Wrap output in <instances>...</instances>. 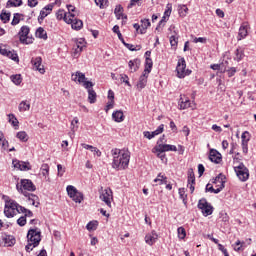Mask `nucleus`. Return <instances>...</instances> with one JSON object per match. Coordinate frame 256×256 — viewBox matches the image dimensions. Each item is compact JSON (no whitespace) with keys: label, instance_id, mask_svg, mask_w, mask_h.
I'll use <instances>...</instances> for the list:
<instances>
[{"label":"nucleus","instance_id":"39","mask_svg":"<svg viewBox=\"0 0 256 256\" xmlns=\"http://www.w3.org/2000/svg\"><path fill=\"white\" fill-rule=\"evenodd\" d=\"M9 123L13 125V127H19V120L13 114L8 115Z\"/></svg>","mask_w":256,"mask_h":256},{"label":"nucleus","instance_id":"3","mask_svg":"<svg viewBox=\"0 0 256 256\" xmlns=\"http://www.w3.org/2000/svg\"><path fill=\"white\" fill-rule=\"evenodd\" d=\"M234 171L241 181L245 182L249 179V169L241 162L238 166L234 167Z\"/></svg>","mask_w":256,"mask_h":256},{"label":"nucleus","instance_id":"19","mask_svg":"<svg viewBox=\"0 0 256 256\" xmlns=\"http://www.w3.org/2000/svg\"><path fill=\"white\" fill-rule=\"evenodd\" d=\"M149 78V74H145V72H143V74L140 76L139 81L136 85L138 91H141L143 89H145V87H147V79Z\"/></svg>","mask_w":256,"mask_h":256},{"label":"nucleus","instance_id":"16","mask_svg":"<svg viewBox=\"0 0 256 256\" xmlns=\"http://www.w3.org/2000/svg\"><path fill=\"white\" fill-rule=\"evenodd\" d=\"M72 81H78V83H82L83 87H85V83H91V81H88L85 77V74L77 71L75 74H72Z\"/></svg>","mask_w":256,"mask_h":256},{"label":"nucleus","instance_id":"15","mask_svg":"<svg viewBox=\"0 0 256 256\" xmlns=\"http://www.w3.org/2000/svg\"><path fill=\"white\" fill-rule=\"evenodd\" d=\"M154 151H160V153H165L167 151H177V146L171 144H159L154 147Z\"/></svg>","mask_w":256,"mask_h":256},{"label":"nucleus","instance_id":"63","mask_svg":"<svg viewBox=\"0 0 256 256\" xmlns=\"http://www.w3.org/2000/svg\"><path fill=\"white\" fill-rule=\"evenodd\" d=\"M38 4L37 0H28V7H37Z\"/></svg>","mask_w":256,"mask_h":256},{"label":"nucleus","instance_id":"43","mask_svg":"<svg viewBox=\"0 0 256 256\" xmlns=\"http://www.w3.org/2000/svg\"><path fill=\"white\" fill-rule=\"evenodd\" d=\"M67 9H68V17L71 19H75V6L73 5H67Z\"/></svg>","mask_w":256,"mask_h":256},{"label":"nucleus","instance_id":"38","mask_svg":"<svg viewBox=\"0 0 256 256\" xmlns=\"http://www.w3.org/2000/svg\"><path fill=\"white\" fill-rule=\"evenodd\" d=\"M6 57H8V59H12V61H16L17 63H19V56L16 54L15 51L9 50Z\"/></svg>","mask_w":256,"mask_h":256},{"label":"nucleus","instance_id":"30","mask_svg":"<svg viewBox=\"0 0 256 256\" xmlns=\"http://www.w3.org/2000/svg\"><path fill=\"white\" fill-rule=\"evenodd\" d=\"M152 69H153V60L149 57H146L145 69H144L145 75H149V73H151Z\"/></svg>","mask_w":256,"mask_h":256},{"label":"nucleus","instance_id":"29","mask_svg":"<svg viewBox=\"0 0 256 256\" xmlns=\"http://www.w3.org/2000/svg\"><path fill=\"white\" fill-rule=\"evenodd\" d=\"M83 47H85V39L80 38L79 40L76 41V45L74 46L75 55H77V53H81V51H83Z\"/></svg>","mask_w":256,"mask_h":256},{"label":"nucleus","instance_id":"32","mask_svg":"<svg viewBox=\"0 0 256 256\" xmlns=\"http://www.w3.org/2000/svg\"><path fill=\"white\" fill-rule=\"evenodd\" d=\"M10 207L12 208V209H15V211H17V213H27V208H25V207H23V206H21V205H19L18 203H16L15 201L14 202H12V203H10Z\"/></svg>","mask_w":256,"mask_h":256},{"label":"nucleus","instance_id":"27","mask_svg":"<svg viewBox=\"0 0 256 256\" xmlns=\"http://www.w3.org/2000/svg\"><path fill=\"white\" fill-rule=\"evenodd\" d=\"M112 118L116 123H122V121H125V116L123 115V111L117 110L112 113Z\"/></svg>","mask_w":256,"mask_h":256},{"label":"nucleus","instance_id":"24","mask_svg":"<svg viewBox=\"0 0 256 256\" xmlns=\"http://www.w3.org/2000/svg\"><path fill=\"white\" fill-rule=\"evenodd\" d=\"M249 25L247 23H243L240 28H239V33H238V41H241V39H245L248 35V29Z\"/></svg>","mask_w":256,"mask_h":256},{"label":"nucleus","instance_id":"41","mask_svg":"<svg viewBox=\"0 0 256 256\" xmlns=\"http://www.w3.org/2000/svg\"><path fill=\"white\" fill-rule=\"evenodd\" d=\"M29 109H31V104H27L25 101L19 104V111H29Z\"/></svg>","mask_w":256,"mask_h":256},{"label":"nucleus","instance_id":"11","mask_svg":"<svg viewBox=\"0 0 256 256\" xmlns=\"http://www.w3.org/2000/svg\"><path fill=\"white\" fill-rule=\"evenodd\" d=\"M29 33H30L29 26H22L20 28V31L18 32L20 43H23V45H29V43H31V41L29 42L27 41V37Z\"/></svg>","mask_w":256,"mask_h":256},{"label":"nucleus","instance_id":"52","mask_svg":"<svg viewBox=\"0 0 256 256\" xmlns=\"http://www.w3.org/2000/svg\"><path fill=\"white\" fill-rule=\"evenodd\" d=\"M179 195H180V199L183 200V203H187L185 202V199H187V194H185V188L179 189Z\"/></svg>","mask_w":256,"mask_h":256},{"label":"nucleus","instance_id":"26","mask_svg":"<svg viewBox=\"0 0 256 256\" xmlns=\"http://www.w3.org/2000/svg\"><path fill=\"white\" fill-rule=\"evenodd\" d=\"M234 55H235L234 61H237V63H239L245 57V49L241 47L237 48L234 52Z\"/></svg>","mask_w":256,"mask_h":256},{"label":"nucleus","instance_id":"31","mask_svg":"<svg viewBox=\"0 0 256 256\" xmlns=\"http://www.w3.org/2000/svg\"><path fill=\"white\" fill-rule=\"evenodd\" d=\"M180 109H189L191 107V100L189 98L181 97L179 100Z\"/></svg>","mask_w":256,"mask_h":256},{"label":"nucleus","instance_id":"10","mask_svg":"<svg viewBox=\"0 0 256 256\" xmlns=\"http://www.w3.org/2000/svg\"><path fill=\"white\" fill-rule=\"evenodd\" d=\"M100 199L107 205V207H111V200L113 199V191L110 188L102 190L100 194Z\"/></svg>","mask_w":256,"mask_h":256},{"label":"nucleus","instance_id":"1","mask_svg":"<svg viewBox=\"0 0 256 256\" xmlns=\"http://www.w3.org/2000/svg\"><path fill=\"white\" fill-rule=\"evenodd\" d=\"M111 154L113 156L112 168L117 171L125 170L129 167V161H131V152L125 149H112Z\"/></svg>","mask_w":256,"mask_h":256},{"label":"nucleus","instance_id":"64","mask_svg":"<svg viewBox=\"0 0 256 256\" xmlns=\"http://www.w3.org/2000/svg\"><path fill=\"white\" fill-rule=\"evenodd\" d=\"M114 13H115V15L123 13V8L121 7V5L116 6Z\"/></svg>","mask_w":256,"mask_h":256},{"label":"nucleus","instance_id":"21","mask_svg":"<svg viewBox=\"0 0 256 256\" xmlns=\"http://www.w3.org/2000/svg\"><path fill=\"white\" fill-rule=\"evenodd\" d=\"M43 62V59L41 57H36L35 59L32 58L31 63L36 68V71H39L43 75L45 73V68H43V65L41 63Z\"/></svg>","mask_w":256,"mask_h":256},{"label":"nucleus","instance_id":"56","mask_svg":"<svg viewBox=\"0 0 256 256\" xmlns=\"http://www.w3.org/2000/svg\"><path fill=\"white\" fill-rule=\"evenodd\" d=\"M140 65H141V61L139 59H135V64H134L132 73H135L139 69Z\"/></svg>","mask_w":256,"mask_h":256},{"label":"nucleus","instance_id":"47","mask_svg":"<svg viewBox=\"0 0 256 256\" xmlns=\"http://www.w3.org/2000/svg\"><path fill=\"white\" fill-rule=\"evenodd\" d=\"M41 171H42V175L44 177H47V175H49V165L48 164H42Z\"/></svg>","mask_w":256,"mask_h":256},{"label":"nucleus","instance_id":"14","mask_svg":"<svg viewBox=\"0 0 256 256\" xmlns=\"http://www.w3.org/2000/svg\"><path fill=\"white\" fill-rule=\"evenodd\" d=\"M225 175H223L222 173H220L218 176H216L214 183H221L220 187L215 189L214 191H212V193H215L216 195L218 193H221V191H223V189H225Z\"/></svg>","mask_w":256,"mask_h":256},{"label":"nucleus","instance_id":"40","mask_svg":"<svg viewBox=\"0 0 256 256\" xmlns=\"http://www.w3.org/2000/svg\"><path fill=\"white\" fill-rule=\"evenodd\" d=\"M21 17H23V14L15 13L11 25H19L21 22Z\"/></svg>","mask_w":256,"mask_h":256},{"label":"nucleus","instance_id":"61","mask_svg":"<svg viewBox=\"0 0 256 256\" xmlns=\"http://www.w3.org/2000/svg\"><path fill=\"white\" fill-rule=\"evenodd\" d=\"M57 169H58V175H59L60 177H63V173H65V169L63 168V165L58 164V165H57Z\"/></svg>","mask_w":256,"mask_h":256},{"label":"nucleus","instance_id":"42","mask_svg":"<svg viewBox=\"0 0 256 256\" xmlns=\"http://www.w3.org/2000/svg\"><path fill=\"white\" fill-rule=\"evenodd\" d=\"M16 137L18 138V139H20V141H28V136H27V133L25 132V131H21V132H18L17 134H16Z\"/></svg>","mask_w":256,"mask_h":256},{"label":"nucleus","instance_id":"45","mask_svg":"<svg viewBox=\"0 0 256 256\" xmlns=\"http://www.w3.org/2000/svg\"><path fill=\"white\" fill-rule=\"evenodd\" d=\"M187 11H189V8H187L186 5H182V6H180L178 13H179L180 17H185V15H187Z\"/></svg>","mask_w":256,"mask_h":256},{"label":"nucleus","instance_id":"48","mask_svg":"<svg viewBox=\"0 0 256 256\" xmlns=\"http://www.w3.org/2000/svg\"><path fill=\"white\" fill-rule=\"evenodd\" d=\"M86 229L88 231H95V229H97V222H89L87 225H86Z\"/></svg>","mask_w":256,"mask_h":256},{"label":"nucleus","instance_id":"37","mask_svg":"<svg viewBox=\"0 0 256 256\" xmlns=\"http://www.w3.org/2000/svg\"><path fill=\"white\" fill-rule=\"evenodd\" d=\"M195 185V172H193V168L188 170V185Z\"/></svg>","mask_w":256,"mask_h":256},{"label":"nucleus","instance_id":"34","mask_svg":"<svg viewBox=\"0 0 256 256\" xmlns=\"http://www.w3.org/2000/svg\"><path fill=\"white\" fill-rule=\"evenodd\" d=\"M36 37H38V39L47 40V31H45V29H43V27H39L36 30Z\"/></svg>","mask_w":256,"mask_h":256},{"label":"nucleus","instance_id":"18","mask_svg":"<svg viewBox=\"0 0 256 256\" xmlns=\"http://www.w3.org/2000/svg\"><path fill=\"white\" fill-rule=\"evenodd\" d=\"M209 159L212 163L219 164L221 163V153L217 151L216 149H210Z\"/></svg>","mask_w":256,"mask_h":256},{"label":"nucleus","instance_id":"13","mask_svg":"<svg viewBox=\"0 0 256 256\" xmlns=\"http://www.w3.org/2000/svg\"><path fill=\"white\" fill-rule=\"evenodd\" d=\"M165 129V125L161 124L158 126V128L155 131L149 132V131H144L143 135L146 137V139H153L154 137H157V135H161Z\"/></svg>","mask_w":256,"mask_h":256},{"label":"nucleus","instance_id":"49","mask_svg":"<svg viewBox=\"0 0 256 256\" xmlns=\"http://www.w3.org/2000/svg\"><path fill=\"white\" fill-rule=\"evenodd\" d=\"M17 224L20 227H25V225H27V218L25 216H21L18 220H17Z\"/></svg>","mask_w":256,"mask_h":256},{"label":"nucleus","instance_id":"36","mask_svg":"<svg viewBox=\"0 0 256 256\" xmlns=\"http://www.w3.org/2000/svg\"><path fill=\"white\" fill-rule=\"evenodd\" d=\"M12 83H14V85H21L22 81H23V78L21 77V74H15V75H12L10 77Z\"/></svg>","mask_w":256,"mask_h":256},{"label":"nucleus","instance_id":"17","mask_svg":"<svg viewBox=\"0 0 256 256\" xmlns=\"http://www.w3.org/2000/svg\"><path fill=\"white\" fill-rule=\"evenodd\" d=\"M21 193L24 195V197H27L28 201H31L32 205L35 207H39V202L37 200L39 197L33 193H29L27 191H23V189H20Z\"/></svg>","mask_w":256,"mask_h":256},{"label":"nucleus","instance_id":"20","mask_svg":"<svg viewBox=\"0 0 256 256\" xmlns=\"http://www.w3.org/2000/svg\"><path fill=\"white\" fill-rule=\"evenodd\" d=\"M51 11H53V4L46 5L41 11L40 15L38 17V21H43L47 15L51 14Z\"/></svg>","mask_w":256,"mask_h":256},{"label":"nucleus","instance_id":"7","mask_svg":"<svg viewBox=\"0 0 256 256\" xmlns=\"http://www.w3.org/2000/svg\"><path fill=\"white\" fill-rule=\"evenodd\" d=\"M16 188L18 191H36L37 187H35V184H33V181L29 179H22L20 180V188L19 184L16 185Z\"/></svg>","mask_w":256,"mask_h":256},{"label":"nucleus","instance_id":"25","mask_svg":"<svg viewBox=\"0 0 256 256\" xmlns=\"http://www.w3.org/2000/svg\"><path fill=\"white\" fill-rule=\"evenodd\" d=\"M67 24L71 25L75 31H80L83 28V21L79 19L71 18V22H67Z\"/></svg>","mask_w":256,"mask_h":256},{"label":"nucleus","instance_id":"12","mask_svg":"<svg viewBox=\"0 0 256 256\" xmlns=\"http://www.w3.org/2000/svg\"><path fill=\"white\" fill-rule=\"evenodd\" d=\"M12 164L15 167V169H19V171H31V164L29 162H24L15 159L12 161Z\"/></svg>","mask_w":256,"mask_h":256},{"label":"nucleus","instance_id":"35","mask_svg":"<svg viewBox=\"0 0 256 256\" xmlns=\"http://www.w3.org/2000/svg\"><path fill=\"white\" fill-rule=\"evenodd\" d=\"M23 0H8L6 7H21Z\"/></svg>","mask_w":256,"mask_h":256},{"label":"nucleus","instance_id":"51","mask_svg":"<svg viewBox=\"0 0 256 256\" xmlns=\"http://www.w3.org/2000/svg\"><path fill=\"white\" fill-rule=\"evenodd\" d=\"M236 247H234L235 251H241L243 249V246L245 245V242H241V240H237L235 243ZM240 245V247H239Z\"/></svg>","mask_w":256,"mask_h":256},{"label":"nucleus","instance_id":"9","mask_svg":"<svg viewBox=\"0 0 256 256\" xmlns=\"http://www.w3.org/2000/svg\"><path fill=\"white\" fill-rule=\"evenodd\" d=\"M11 203H15V200H12L9 198V196H6L4 214L8 218L15 217V208H11Z\"/></svg>","mask_w":256,"mask_h":256},{"label":"nucleus","instance_id":"33","mask_svg":"<svg viewBox=\"0 0 256 256\" xmlns=\"http://www.w3.org/2000/svg\"><path fill=\"white\" fill-rule=\"evenodd\" d=\"M0 19L3 23H9V21H11V12L2 10L0 14Z\"/></svg>","mask_w":256,"mask_h":256},{"label":"nucleus","instance_id":"28","mask_svg":"<svg viewBox=\"0 0 256 256\" xmlns=\"http://www.w3.org/2000/svg\"><path fill=\"white\" fill-rule=\"evenodd\" d=\"M56 18L58 19V21H61V19H63L65 23H71V18H69V16L63 10H59L56 13Z\"/></svg>","mask_w":256,"mask_h":256},{"label":"nucleus","instance_id":"4","mask_svg":"<svg viewBox=\"0 0 256 256\" xmlns=\"http://www.w3.org/2000/svg\"><path fill=\"white\" fill-rule=\"evenodd\" d=\"M187 68V64L185 62V58H181L178 61L176 71L179 79H184L187 75H191V70H185Z\"/></svg>","mask_w":256,"mask_h":256},{"label":"nucleus","instance_id":"23","mask_svg":"<svg viewBox=\"0 0 256 256\" xmlns=\"http://www.w3.org/2000/svg\"><path fill=\"white\" fill-rule=\"evenodd\" d=\"M1 244L4 245V247H13V245H15V237L11 235H5L2 237Z\"/></svg>","mask_w":256,"mask_h":256},{"label":"nucleus","instance_id":"59","mask_svg":"<svg viewBox=\"0 0 256 256\" xmlns=\"http://www.w3.org/2000/svg\"><path fill=\"white\" fill-rule=\"evenodd\" d=\"M228 77H233L235 73H237V69L235 67H231L230 69L227 70Z\"/></svg>","mask_w":256,"mask_h":256},{"label":"nucleus","instance_id":"60","mask_svg":"<svg viewBox=\"0 0 256 256\" xmlns=\"http://www.w3.org/2000/svg\"><path fill=\"white\" fill-rule=\"evenodd\" d=\"M203 173H205V166H203V164H199V165H198V174H199V177H202Z\"/></svg>","mask_w":256,"mask_h":256},{"label":"nucleus","instance_id":"6","mask_svg":"<svg viewBox=\"0 0 256 256\" xmlns=\"http://www.w3.org/2000/svg\"><path fill=\"white\" fill-rule=\"evenodd\" d=\"M198 209H201L204 217H209V215H213V207L211 204H209V202H207V199L205 198L199 200Z\"/></svg>","mask_w":256,"mask_h":256},{"label":"nucleus","instance_id":"57","mask_svg":"<svg viewBox=\"0 0 256 256\" xmlns=\"http://www.w3.org/2000/svg\"><path fill=\"white\" fill-rule=\"evenodd\" d=\"M153 153H157V157L159 159H161V161H163V159H165V152L155 151V148H153Z\"/></svg>","mask_w":256,"mask_h":256},{"label":"nucleus","instance_id":"2","mask_svg":"<svg viewBox=\"0 0 256 256\" xmlns=\"http://www.w3.org/2000/svg\"><path fill=\"white\" fill-rule=\"evenodd\" d=\"M28 244L25 249L27 253H31L35 247L39 246L41 243V232L37 231V229H30L27 234Z\"/></svg>","mask_w":256,"mask_h":256},{"label":"nucleus","instance_id":"53","mask_svg":"<svg viewBox=\"0 0 256 256\" xmlns=\"http://www.w3.org/2000/svg\"><path fill=\"white\" fill-rule=\"evenodd\" d=\"M141 23V27H143L144 29L151 27V21H149V19H143L141 20Z\"/></svg>","mask_w":256,"mask_h":256},{"label":"nucleus","instance_id":"50","mask_svg":"<svg viewBox=\"0 0 256 256\" xmlns=\"http://www.w3.org/2000/svg\"><path fill=\"white\" fill-rule=\"evenodd\" d=\"M125 47L127 49H129V51H139L141 49V46H137L138 48L135 47V45L133 44H129V43H124Z\"/></svg>","mask_w":256,"mask_h":256},{"label":"nucleus","instance_id":"54","mask_svg":"<svg viewBox=\"0 0 256 256\" xmlns=\"http://www.w3.org/2000/svg\"><path fill=\"white\" fill-rule=\"evenodd\" d=\"M154 183H158L159 185H167V178H156L154 179Z\"/></svg>","mask_w":256,"mask_h":256},{"label":"nucleus","instance_id":"44","mask_svg":"<svg viewBox=\"0 0 256 256\" xmlns=\"http://www.w3.org/2000/svg\"><path fill=\"white\" fill-rule=\"evenodd\" d=\"M120 81L121 83H125L128 87H131V83H129V76H127V74H121Z\"/></svg>","mask_w":256,"mask_h":256},{"label":"nucleus","instance_id":"22","mask_svg":"<svg viewBox=\"0 0 256 256\" xmlns=\"http://www.w3.org/2000/svg\"><path fill=\"white\" fill-rule=\"evenodd\" d=\"M157 239H159V235H157V232H155V230L145 236V241L147 245H153L157 242Z\"/></svg>","mask_w":256,"mask_h":256},{"label":"nucleus","instance_id":"55","mask_svg":"<svg viewBox=\"0 0 256 256\" xmlns=\"http://www.w3.org/2000/svg\"><path fill=\"white\" fill-rule=\"evenodd\" d=\"M114 103H115L114 100H111L110 102L107 103V105H106V107H105L106 113H109V110H110V109H113Z\"/></svg>","mask_w":256,"mask_h":256},{"label":"nucleus","instance_id":"5","mask_svg":"<svg viewBox=\"0 0 256 256\" xmlns=\"http://www.w3.org/2000/svg\"><path fill=\"white\" fill-rule=\"evenodd\" d=\"M66 191L68 195L70 196V199L74 200L75 203H81L83 201V194L75 188L73 185H68L66 188Z\"/></svg>","mask_w":256,"mask_h":256},{"label":"nucleus","instance_id":"58","mask_svg":"<svg viewBox=\"0 0 256 256\" xmlns=\"http://www.w3.org/2000/svg\"><path fill=\"white\" fill-rule=\"evenodd\" d=\"M177 39L178 38L175 37V36L170 37V44H171L172 47H177V43H178Z\"/></svg>","mask_w":256,"mask_h":256},{"label":"nucleus","instance_id":"62","mask_svg":"<svg viewBox=\"0 0 256 256\" xmlns=\"http://www.w3.org/2000/svg\"><path fill=\"white\" fill-rule=\"evenodd\" d=\"M193 43H207V38H203V37L194 38Z\"/></svg>","mask_w":256,"mask_h":256},{"label":"nucleus","instance_id":"8","mask_svg":"<svg viewBox=\"0 0 256 256\" xmlns=\"http://www.w3.org/2000/svg\"><path fill=\"white\" fill-rule=\"evenodd\" d=\"M95 84L93 82H85L84 87L88 91V101L93 104L97 101V93L93 90Z\"/></svg>","mask_w":256,"mask_h":256},{"label":"nucleus","instance_id":"46","mask_svg":"<svg viewBox=\"0 0 256 256\" xmlns=\"http://www.w3.org/2000/svg\"><path fill=\"white\" fill-rule=\"evenodd\" d=\"M177 231L179 239H185V237H187V232L185 231V228L179 227Z\"/></svg>","mask_w":256,"mask_h":256}]
</instances>
